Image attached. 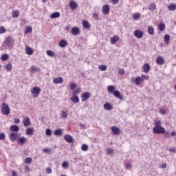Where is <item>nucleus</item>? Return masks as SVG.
Returning a JSON list of instances; mask_svg holds the SVG:
<instances>
[{"label":"nucleus","mask_w":176,"mask_h":176,"mask_svg":"<svg viewBox=\"0 0 176 176\" xmlns=\"http://www.w3.org/2000/svg\"><path fill=\"white\" fill-rule=\"evenodd\" d=\"M153 134H164L166 129L162 126V122L157 121L155 122V126L153 128Z\"/></svg>","instance_id":"obj_1"},{"label":"nucleus","mask_w":176,"mask_h":176,"mask_svg":"<svg viewBox=\"0 0 176 176\" xmlns=\"http://www.w3.org/2000/svg\"><path fill=\"white\" fill-rule=\"evenodd\" d=\"M1 111L3 115H9V113H10V107H9L8 104L3 103L1 104Z\"/></svg>","instance_id":"obj_2"},{"label":"nucleus","mask_w":176,"mask_h":176,"mask_svg":"<svg viewBox=\"0 0 176 176\" xmlns=\"http://www.w3.org/2000/svg\"><path fill=\"white\" fill-rule=\"evenodd\" d=\"M31 94L34 98H38L39 94H41V88L39 87H34L31 89Z\"/></svg>","instance_id":"obj_3"},{"label":"nucleus","mask_w":176,"mask_h":176,"mask_svg":"<svg viewBox=\"0 0 176 176\" xmlns=\"http://www.w3.org/2000/svg\"><path fill=\"white\" fill-rule=\"evenodd\" d=\"M5 44L6 46H13V45H14V41L11 37H7L5 41Z\"/></svg>","instance_id":"obj_4"},{"label":"nucleus","mask_w":176,"mask_h":176,"mask_svg":"<svg viewBox=\"0 0 176 176\" xmlns=\"http://www.w3.org/2000/svg\"><path fill=\"white\" fill-rule=\"evenodd\" d=\"M133 35L138 39H141V38H142V36H144V32H142V31H141L140 30H137L134 32Z\"/></svg>","instance_id":"obj_5"},{"label":"nucleus","mask_w":176,"mask_h":176,"mask_svg":"<svg viewBox=\"0 0 176 176\" xmlns=\"http://www.w3.org/2000/svg\"><path fill=\"white\" fill-rule=\"evenodd\" d=\"M131 82L132 83H135V85H136V86H140V84L142 82L141 80V78L137 77L136 78H134V77H132L131 79Z\"/></svg>","instance_id":"obj_6"},{"label":"nucleus","mask_w":176,"mask_h":176,"mask_svg":"<svg viewBox=\"0 0 176 176\" xmlns=\"http://www.w3.org/2000/svg\"><path fill=\"white\" fill-rule=\"evenodd\" d=\"M102 12L103 14H109V6L107 4L102 6Z\"/></svg>","instance_id":"obj_7"},{"label":"nucleus","mask_w":176,"mask_h":176,"mask_svg":"<svg viewBox=\"0 0 176 176\" xmlns=\"http://www.w3.org/2000/svg\"><path fill=\"white\" fill-rule=\"evenodd\" d=\"M91 96L89 92H84L81 95L82 101H86V100L90 98Z\"/></svg>","instance_id":"obj_8"},{"label":"nucleus","mask_w":176,"mask_h":176,"mask_svg":"<svg viewBox=\"0 0 176 176\" xmlns=\"http://www.w3.org/2000/svg\"><path fill=\"white\" fill-rule=\"evenodd\" d=\"M71 32L72 35H79L80 34V30H79L78 27H74L72 29Z\"/></svg>","instance_id":"obj_9"},{"label":"nucleus","mask_w":176,"mask_h":176,"mask_svg":"<svg viewBox=\"0 0 176 176\" xmlns=\"http://www.w3.org/2000/svg\"><path fill=\"white\" fill-rule=\"evenodd\" d=\"M111 130L114 135H118V134H120V129H119V128L116 126H111Z\"/></svg>","instance_id":"obj_10"},{"label":"nucleus","mask_w":176,"mask_h":176,"mask_svg":"<svg viewBox=\"0 0 176 176\" xmlns=\"http://www.w3.org/2000/svg\"><path fill=\"white\" fill-rule=\"evenodd\" d=\"M23 126L27 127L28 126H31V121L30 120V118L25 117L23 120Z\"/></svg>","instance_id":"obj_11"},{"label":"nucleus","mask_w":176,"mask_h":176,"mask_svg":"<svg viewBox=\"0 0 176 176\" xmlns=\"http://www.w3.org/2000/svg\"><path fill=\"white\" fill-rule=\"evenodd\" d=\"M19 138V133H12L10 134V139L11 141H16Z\"/></svg>","instance_id":"obj_12"},{"label":"nucleus","mask_w":176,"mask_h":176,"mask_svg":"<svg viewBox=\"0 0 176 176\" xmlns=\"http://www.w3.org/2000/svg\"><path fill=\"white\" fill-rule=\"evenodd\" d=\"M64 138L69 144H72V142H74V138H72L71 135H65Z\"/></svg>","instance_id":"obj_13"},{"label":"nucleus","mask_w":176,"mask_h":176,"mask_svg":"<svg viewBox=\"0 0 176 176\" xmlns=\"http://www.w3.org/2000/svg\"><path fill=\"white\" fill-rule=\"evenodd\" d=\"M69 6L70 9H72V10H74L78 8V3H76V2L74 1H71L69 4Z\"/></svg>","instance_id":"obj_14"},{"label":"nucleus","mask_w":176,"mask_h":176,"mask_svg":"<svg viewBox=\"0 0 176 176\" xmlns=\"http://www.w3.org/2000/svg\"><path fill=\"white\" fill-rule=\"evenodd\" d=\"M53 82L55 85H58V83H63L64 82V80L61 77L55 78L53 80Z\"/></svg>","instance_id":"obj_15"},{"label":"nucleus","mask_w":176,"mask_h":176,"mask_svg":"<svg viewBox=\"0 0 176 176\" xmlns=\"http://www.w3.org/2000/svg\"><path fill=\"white\" fill-rule=\"evenodd\" d=\"M143 69H144L145 74H148V72H149V71H151V66L149 65V64L145 63L143 65Z\"/></svg>","instance_id":"obj_16"},{"label":"nucleus","mask_w":176,"mask_h":176,"mask_svg":"<svg viewBox=\"0 0 176 176\" xmlns=\"http://www.w3.org/2000/svg\"><path fill=\"white\" fill-rule=\"evenodd\" d=\"M113 95L116 98H119V100H123V96L120 94L119 91H114Z\"/></svg>","instance_id":"obj_17"},{"label":"nucleus","mask_w":176,"mask_h":176,"mask_svg":"<svg viewBox=\"0 0 176 176\" xmlns=\"http://www.w3.org/2000/svg\"><path fill=\"white\" fill-rule=\"evenodd\" d=\"M156 63L159 64V65H163V64H164V59L162 56H158Z\"/></svg>","instance_id":"obj_18"},{"label":"nucleus","mask_w":176,"mask_h":176,"mask_svg":"<svg viewBox=\"0 0 176 176\" xmlns=\"http://www.w3.org/2000/svg\"><path fill=\"white\" fill-rule=\"evenodd\" d=\"M10 129L11 131H14V133H18V131H20V128H19V126L14 124L12 125Z\"/></svg>","instance_id":"obj_19"},{"label":"nucleus","mask_w":176,"mask_h":176,"mask_svg":"<svg viewBox=\"0 0 176 176\" xmlns=\"http://www.w3.org/2000/svg\"><path fill=\"white\" fill-rule=\"evenodd\" d=\"M30 71L31 72H39L41 69L35 65H32L30 67Z\"/></svg>","instance_id":"obj_20"},{"label":"nucleus","mask_w":176,"mask_h":176,"mask_svg":"<svg viewBox=\"0 0 176 176\" xmlns=\"http://www.w3.org/2000/svg\"><path fill=\"white\" fill-rule=\"evenodd\" d=\"M111 45H115V43H117L118 41H119V36H113L110 39Z\"/></svg>","instance_id":"obj_21"},{"label":"nucleus","mask_w":176,"mask_h":176,"mask_svg":"<svg viewBox=\"0 0 176 176\" xmlns=\"http://www.w3.org/2000/svg\"><path fill=\"white\" fill-rule=\"evenodd\" d=\"M71 100L74 104H78V102H79V97L76 95H73V97L71 98Z\"/></svg>","instance_id":"obj_22"},{"label":"nucleus","mask_w":176,"mask_h":176,"mask_svg":"<svg viewBox=\"0 0 176 176\" xmlns=\"http://www.w3.org/2000/svg\"><path fill=\"white\" fill-rule=\"evenodd\" d=\"M25 52L29 56L34 54V51L28 45L25 47Z\"/></svg>","instance_id":"obj_23"},{"label":"nucleus","mask_w":176,"mask_h":176,"mask_svg":"<svg viewBox=\"0 0 176 176\" xmlns=\"http://www.w3.org/2000/svg\"><path fill=\"white\" fill-rule=\"evenodd\" d=\"M68 45V43L65 39L60 40L59 42L60 47H65Z\"/></svg>","instance_id":"obj_24"},{"label":"nucleus","mask_w":176,"mask_h":176,"mask_svg":"<svg viewBox=\"0 0 176 176\" xmlns=\"http://www.w3.org/2000/svg\"><path fill=\"white\" fill-rule=\"evenodd\" d=\"M104 109L106 111H111V109H113V107L110 103H106L104 104Z\"/></svg>","instance_id":"obj_25"},{"label":"nucleus","mask_w":176,"mask_h":176,"mask_svg":"<svg viewBox=\"0 0 176 176\" xmlns=\"http://www.w3.org/2000/svg\"><path fill=\"white\" fill-rule=\"evenodd\" d=\"M17 142L19 145H24V144H25V138L24 137H21L18 138Z\"/></svg>","instance_id":"obj_26"},{"label":"nucleus","mask_w":176,"mask_h":176,"mask_svg":"<svg viewBox=\"0 0 176 176\" xmlns=\"http://www.w3.org/2000/svg\"><path fill=\"white\" fill-rule=\"evenodd\" d=\"M60 12H56L51 14L50 19H58V17H60Z\"/></svg>","instance_id":"obj_27"},{"label":"nucleus","mask_w":176,"mask_h":176,"mask_svg":"<svg viewBox=\"0 0 176 176\" xmlns=\"http://www.w3.org/2000/svg\"><path fill=\"white\" fill-rule=\"evenodd\" d=\"M54 135H57L58 137H61L63 135V129H56L54 132Z\"/></svg>","instance_id":"obj_28"},{"label":"nucleus","mask_w":176,"mask_h":176,"mask_svg":"<svg viewBox=\"0 0 176 176\" xmlns=\"http://www.w3.org/2000/svg\"><path fill=\"white\" fill-rule=\"evenodd\" d=\"M168 10L174 12L175 10H176V4L175 3L170 4L168 6Z\"/></svg>","instance_id":"obj_29"},{"label":"nucleus","mask_w":176,"mask_h":176,"mask_svg":"<svg viewBox=\"0 0 176 176\" xmlns=\"http://www.w3.org/2000/svg\"><path fill=\"white\" fill-rule=\"evenodd\" d=\"M34 134V129L28 128L26 129V135H32Z\"/></svg>","instance_id":"obj_30"},{"label":"nucleus","mask_w":176,"mask_h":176,"mask_svg":"<svg viewBox=\"0 0 176 176\" xmlns=\"http://www.w3.org/2000/svg\"><path fill=\"white\" fill-rule=\"evenodd\" d=\"M82 27H84V28H86L87 30H89V28H90V24L87 21H83Z\"/></svg>","instance_id":"obj_31"},{"label":"nucleus","mask_w":176,"mask_h":176,"mask_svg":"<svg viewBox=\"0 0 176 176\" xmlns=\"http://www.w3.org/2000/svg\"><path fill=\"white\" fill-rule=\"evenodd\" d=\"M148 10H150L151 12H155V10H156V4H155V3H151Z\"/></svg>","instance_id":"obj_32"},{"label":"nucleus","mask_w":176,"mask_h":176,"mask_svg":"<svg viewBox=\"0 0 176 176\" xmlns=\"http://www.w3.org/2000/svg\"><path fill=\"white\" fill-rule=\"evenodd\" d=\"M115 86L113 85H109L107 87V91L109 93H113V91H115Z\"/></svg>","instance_id":"obj_33"},{"label":"nucleus","mask_w":176,"mask_h":176,"mask_svg":"<svg viewBox=\"0 0 176 176\" xmlns=\"http://www.w3.org/2000/svg\"><path fill=\"white\" fill-rule=\"evenodd\" d=\"M164 39L166 45H168V43H170V35L166 34L164 37Z\"/></svg>","instance_id":"obj_34"},{"label":"nucleus","mask_w":176,"mask_h":176,"mask_svg":"<svg viewBox=\"0 0 176 176\" xmlns=\"http://www.w3.org/2000/svg\"><path fill=\"white\" fill-rule=\"evenodd\" d=\"M148 33L149 34V35H153V34H155V30H153V27L148 26Z\"/></svg>","instance_id":"obj_35"},{"label":"nucleus","mask_w":176,"mask_h":176,"mask_svg":"<svg viewBox=\"0 0 176 176\" xmlns=\"http://www.w3.org/2000/svg\"><path fill=\"white\" fill-rule=\"evenodd\" d=\"M141 18V14L140 12H137L133 15V20H140Z\"/></svg>","instance_id":"obj_36"},{"label":"nucleus","mask_w":176,"mask_h":176,"mask_svg":"<svg viewBox=\"0 0 176 176\" xmlns=\"http://www.w3.org/2000/svg\"><path fill=\"white\" fill-rule=\"evenodd\" d=\"M160 31H164L166 30V25L164 23H161L159 25Z\"/></svg>","instance_id":"obj_37"},{"label":"nucleus","mask_w":176,"mask_h":176,"mask_svg":"<svg viewBox=\"0 0 176 176\" xmlns=\"http://www.w3.org/2000/svg\"><path fill=\"white\" fill-rule=\"evenodd\" d=\"M12 63H8L6 66V69L8 72H10V71H12Z\"/></svg>","instance_id":"obj_38"},{"label":"nucleus","mask_w":176,"mask_h":176,"mask_svg":"<svg viewBox=\"0 0 176 176\" xmlns=\"http://www.w3.org/2000/svg\"><path fill=\"white\" fill-rule=\"evenodd\" d=\"M81 149L84 152H86L87 151H89V146H87V144H82L81 146Z\"/></svg>","instance_id":"obj_39"},{"label":"nucleus","mask_w":176,"mask_h":176,"mask_svg":"<svg viewBox=\"0 0 176 176\" xmlns=\"http://www.w3.org/2000/svg\"><path fill=\"white\" fill-rule=\"evenodd\" d=\"M9 58V55L4 54L1 56V61H6V60H8Z\"/></svg>","instance_id":"obj_40"},{"label":"nucleus","mask_w":176,"mask_h":176,"mask_svg":"<svg viewBox=\"0 0 176 176\" xmlns=\"http://www.w3.org/2000/svg\"><path fill=\"white\" fill-rule=\"evenodd\" d=\"M46 53L49 57H54L55 56V54L52 50H47Z\"/></svg>","instance_id":"obj_41"},{"label":"nucleus","mask_w":176,"mask_h":176,"mask_svg":"<svg viewBox=\"0 0 176 176\" xmlns=\"http://www.w3.org/2000/svg\"><path fill=\"white\" fill-rule=\"evenodd\" d=\"M98 68L100 71H107V65H100L98 66Z\"/></svg>","instance_id":"obj_42"},{"label":"nucleus","mask_w":176,"mask_h":176,"mask_svg":"<svg viewBox=\"0 0 176 176\" xmlns=\"http://www.w3.org/2000/svg\"><path fill=\"white\" fill-rule=\"evenodd\" d=\"M32 162V158L31 157H27L25 160V163H26L27 164H31Z\"/></svg>","instance_id":"obj_43"},{"label":"nucleus","mask_w":176,"mask_h":176,"mask_svg":"<svg viewBox=\"0 0 176 176\" xmlns=\"http://www.w3.org/2000/svg\"><path fill=\"white\" fill-rule=\"evenodd\" d=\"M61 116L62 118H63L64 119H67V118H68V114L67 113V112L64 111H61Z\"/></svg>","instance_id":"obj_44"},{"label":"nucleus","mask_w":176,"mask_h":176,"mask_svg":"<svg viewBox=\"0 0 176 176\" xmlns=\"http://www.w3.org/2000/svg\"><path fill=\"white\" fill-rule=\"evenodd\" d=\"M106 152H107V155H113V148H107Z\"/></svg>","instance_id":"obj_45"},{"label":"nucleus","mask_w":176,"mask_h":176,"mask_svg":"<svg viewBox=\"0 0 176 176\" xmlns=\"http://www.w3.org/2000/svg\"><path fill=\"white\" fill-rule=\"evenodd\" d=\"M69 165L68 164V162H63V163H62V167H63V168H68V166H69Z\"/></svg>","instance_id":"obj_46"},{"label":"nucleus","mask_w":176,"mask_h":176,"mask_svg":"<svg viewBox=\"0 0 176 176\" xmlns=\"http://www.w3.org/2000/svg\"><path fill=\"white\" fill-rule=\"evenodd\" d=\"M12 17L17 19V17H19V11H14L12 12Z\"/></svg>","instance_id":"obj_47"},{"label":"nucleus","mask_w":176,"mask_h":176,"mask_svg":"<svg viewBox=\"0 0 176 176\" xmlns=\"http://www.w3.org/2000/svg\"><path fill=\"white\" fill-rule=\"evenodd\" d=\"M6 32V29L3 26L0 27V34H5Z\"/></svg>","instance_id":"obj_48"},{"label":"nucleus","mask_w":176,"mask_h":176,"mask_svg":"<svg viewBox=\"0 0 176 176\" xmlns=\"http://www.w3.org/2000/svg\"><path fill=\"white\" fill-rule=\"evenodd\" d=\"M133 166H131V164H129V163H127V164H126V165H125V168H126V170H131V168H132Z\"/></svg>","instance_id":"obj_49"},{"label":"nucleus","mask_w":176,"mask_h":176,"mask_svg":"<svg viewBox=\"0 0 176 176\" xmlns=\"http://www.w3.org/2000/svg\"><path fill=\"white\" fill-rule=\"evenodd\" d=\"M46 135H48V137H50L52 135V130L47 129L45 131Z\"/></svg>","instance_id":"obj_50"},{"label":"nucleus","mask_w":176,"mask_h":176,"mask_svg":"<svg viewBox=\"0 0 176 176\" xmlns=\"http://www.w3.org/2000/svg\"><path fill=\"white\" fill-rule=\"evenodd\" d=\"M140 78L142 82V80H145V79H146V80H148V76H145V75H144V74L142 75Z\"/></svg>","instance_id":"obj_51"},{"label":"nucleus","mask_w":176,"mask_h":176,"mask_svg":"<svg viewBox=\"0 0 176 176\" xmlns=\"http://www.w3.org/2000/svg\"><path fill=\"white\" fill-rule=\"evenodd\" d=\"M6 138V136L5 135V133H0V140H5Z\"/></svg>","instance_id":"obj_52"},{"label":"nucleus","mask_w":176,"mask_h":176,"mask_svg":"<svg viewBox=\"0 0 176 176\" xmlns=\"http://www.w3.org/2000/svg\"><path fill=\"white\" fill-rule=\"evenodd\" d=\"M75 87H76V84H75V83H71L70 84L71 90H74V89H75Z\"/></svg>","instance_id":"obj_53"},{"label":"nucleus","mask_w":176,"mask_h":176,"mask_svg":"<svg viewBox=\"0 0 176 176\" xmlns=\"http://www.w3.org/2000/svg\"><path fill=\"white\" fill-rule=\"evenodd\" d=\"M26 32H28V33L32 32V28H31V27L26 28Z\"/></svg>","instance_id":"obj_54"},{"label":"nucleus","mask_w":176,"mask_h":176,"mask_svg":"<svg viewBox=\"0 0 176 176\" xmlns=\"http://www.w3.org/2000/svg\"><path fill=\"white\" fill-rule=\"evenodd\" d=\"M120 75H124V69H120L118 72Z\"/></svg>","instance_id":"obj_55"},{"label":"nucleus","mask_w":176,"mask_h":176,"mask_svg":"<svg viewBox=\"0 0 176 176\" xmlns=\"http://www.w3.org/2000/svg\"><path fill=\"white\" fill-rule=\"evenodd\" d=\"M43 151L45 153H49V152H52V149H50V148H45V149L43 150Z\"/></svg>","instance_id":"obj_56"},{"label":"nucleus","mask_w":176,"mask_h":176,"mask_svg":"<svg viewBox=\"0 0 176 176\" xmlns=\"http://www.w3.org/2000/svg\"><path fill=\"white\" fill-rule=\"evenodd\" d=\"M45 171L47 174H52V168H47Z\"/></svg>","instance_id":"obj_57"},{"label":"nucleus","mask_w":176,"mask_h":176,"mask_svg":"<svg viewBox=\"0 0 176 176\" xmlns=\"http://www.w3.org/2000/svg\"><path fill=\"white\" fill-rule=\"evenodd\" d=\"M170 135L171 137H175L176 136V132L175 131L170 132Z\"/></svg>","instance_id":"obj_58"},{"label":"nucleus","mask_w":176,"mask_h":176,"mask_svg":"<svg viewBox=\"0 0 176 176\" xmlns=\"http://www.w3.org/2000/svg\"><path fill=\"white\" fill-rule=\"evenodd\" d=\"M14 123L16 124L20 123V120L19 118H14Z\"/></svg>","instance_id":"obj_59"},{"label":"nucleus","mask_w":176,"mask_h":176,"mask_svg":"<svg viewBox=\"0 0 176 176\" xmlns=\"http://www.w3.org/2000/svg\"><path fill=\"white\" fill-rule=\"evenodd\" d=\"M113 1V5H116V3H119V0H111Z\"/></svg>","instance_id":"obj_60"},{"label":"nucleus","mask_w":176,"mask_h":176,"mask_svg":"<svg viewBox=\"0 0 176 176\" xmlns=\"http://www.w3.org/2000/svg\"><path fill=\"white\" fill-rule=\"evenodd\" d=\"M160 113H162V115H166V110H164V109H161V110H160Z\"/></svg>","instance_id":"obj_61"},{"label":"nucleus","mask_w":176,"mask_h":176,"mask_svg":"<svg viewBox=\"0 0 176 176\" xmlns=\"http://www.w3.org/2000/svg\"><path fill=\"white\" fill-rule=\"evenodd\" d=\"M170 152H176L175 148L172 147L169 149Z\"/></svg>","instance_id":"obj_62"},{"label":"nucleus","mask_w":176,"mask_h":176,"mask_svg":"<svg viewBox=\"0 0 176 176\" xmlns=\"http://www.w3.org/2000/svg\"><path fill=\"white\" fill-rule=\"evenodd\" d=\"M78 93H79V89H78V90L76 91H74V92H73V96H76V94H78Z\"/></svg>","instance_id":"obj_63"},{"label":"nucleus","mask_w":176,"mask_h":176,"mask_svg":"<svg viewBox=\"0 0 176 176\" xmlns=\"http://www.w3.org/2000/svg\"><path fill=\"white\" fill-rule=\"evenodd\" d=\"M12 176H19V175H17V172L13 170V171H12Z\"/></svg>","instance_id":"obj_64"}]
</instances>
